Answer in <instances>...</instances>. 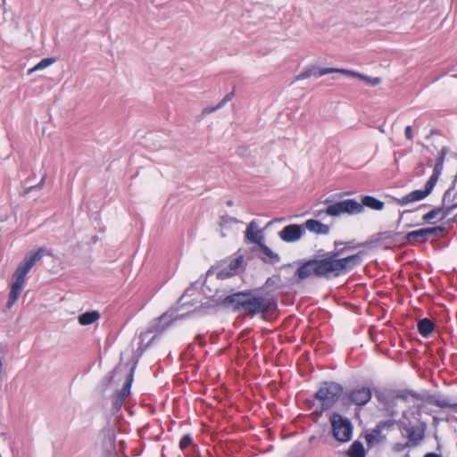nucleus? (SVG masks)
Segmentation results:
<instances>
[{
  "label": "nucleus",
  "instance_id": "nucleus-23",
  "mask_svg": "<svg viewBox=\"0 0 457 457\" xmlns=\"http://www.w3.org/2000/svg\"><path fill=\"white\" fill-rule=\"evenodd\" d=\"M100 317L97 311L86 312L79 316V322L80 325L87 326L96 322Z\"/></svg>",
  "mask_w": 457,
  "mask_h": 457
},
{
  "label": "nucleus",
  "instance_id": "nucleus-29",
  "mask_svg": "<svg viewBox=\"0 0 457 457\" xmlns=\"http://www.w3.org/2000/svg\"><path fill=\"white\" fill-rule=\"evenodd\" d=\"M443 168H444V164L436 162L434 169H433V173L430 176V178L428 179V180L427 181L432 187H435V186L443 171Z\"/></svg>",
  "mask_w": 457,
  "mask_h": 457
},
{
  "label": "nucleus",
  "instance_id": "nucleus-3",
  "mask_svg": "<svg viewBox=\"0 0 457 457\" xmlns=\"http://www.w3.org/2000/svg\"><path fill=\"white\" fill-rule=\"evenodd\" d=\"M375 397L383 406L386 413L390 417H395L398 412L397 401L408 402L409 397L424 401L428 404L445 409L451 408L457 411V403H452L441 395L427 394L422 395L416 391L410 389L379 388L375 390Z\"/></svg>",
  "mask_w": 457,
  "mask_h": 457
},
{
  "label": "nucleus",
  "instance_id": "nucleus-32",
  "mask_svg": "<svg viewBox=\"0 0 457 457\" xmlns=\"http://www.w3.org/2000/svg\"><path fill=\"white\" fill-rule=\"evenodd\" d=\"M394 425H395V421L392 420L380 421L374 428V432L382 433L383 429L391 428Z\"/></svg>",
  "mask_w": 457,
  "mask_h": 457
},
{
  "label": "nucleus",
  "instance_id": "nucleus-8",
  "mask_svg": "<svg viewBox=\"0 0 457 457\" xmlns=\"http://www.w3.org/2000/svg\"><path fill=\"white\" fill-rule=\"evenodd\" d=\"M362 212V205L355 199H345L328 205L325 209V214L329 216H338L342 213L358 214Z\"/></svg>",
  "mask_w": 457,
  "mask_h": 457
},
{
  "label": "nucleus",
  "instance_id": "nucleus-17",
  "mask_svg": "<svg viewBox=\"0 0 457 457\" xmlns=\"http://www.w3.org/2000/svg\"><path fill=\"white\" fill-rule=\"evenodd\" d=\"M335 72L345 74L349 77H353V78L359 79H361V73H359L355 71L347 70V69H340V68H321L319 70L316 76L322 77L324 75L331 74V73H335Z\"/></svg>",
  "mask_w": 457,
  "mask_h": 457
},
{
  "label": "nucleus",
  "instance_id": "nucleus-15",
  "mask_svg": "<svg viewBox=\"0 0 457 457\" xmlns=\"http://www.w3.org/2000/svg\"><path fill=\"white\" fill-rule=\"evenodd\" d=\"M260 248V258L266 263L276 264L280 262V257L278 253L273 252L269 246L263 242L259 245Z\"/></svg>",
  "mask_w": 457,
  "mask_h": 457
},
{
  "label": "nucleus",
  "instance_id": "nucleus-37",
  "mask_svg": "<svg viewBox=\"0 0 457 457\" xmlns=\"http://www.w3.org/2000/svg\"><path fill=\"white\" fill-rule=\"evenodd\" d=\"M410 445L405 442V443H395L393 447H392V450L395 453H400L403 450H405L406 448H410Z\"/></svg>",
  "mask_w": 457,
  "mask_h": 457
},
{
  "label": "nucleus",
  "instance_id": "nucleus-4",
  "mask_svg": "<svg viewBox=\"0 0 457 457\" xmlns=\"http://www.w3.org/2000/svg\"><path fill=\"white\" fill-rule=\"evenodd\" d=\"M45 252V248L40 247L35 253H27L16 268L12 276L11 291L6 303L7 309H11L18 300L26 281L27 274L35 265L36 262L43 257Z\"/></svg>",
  "mask_w": 457,
  "mask_h": 457
},
{
  "label": "nucleus",
  "instance_id": "nucleus-24",
  "mask_svg": "<svg viewBox=\"0 0 457 457\" xmlns=\"http://www.w3.org/2000/svg\"><path fill=\"white\" fill-rule=\"evenodd\" d=\"M234 97V91L228 93L223 99L215 106H208L203 109L202 116L210 114L217 110L221 109L228 102L231 101Z\"/></svg>",
  "mask_w": 457,
  "mask_h": 457
},
{
  "label": "nucleus",
  "instance_id": "nucleus-7",
  "mask_svg": "<svg viewBox=\"0 0 457 457\" xmlns=\"http://www.w3.org/2000/svg\"><path fill=\"white\" fill-rule=\"evenodd\" d=\"M330 423L334 437L339 442H348L353 434V425L349 419L337 412L330 416Z\"/></svg>",
  "mask_w": 457,
  "mask_h": 457
},
{
  "label": "nucleus",
  "instance_id": "nucleus-28",
  "mask_svg": "<svg viewBox=\"0 0 457 457\" xmlns=\"http://www.w3.org/2000/svg\"><path fill=\"white\" fill-rule=\"evenodd\" d=\"M56 59L54 57H48L42 59L38 63H37L33 68L29 70V74H31L37 71L44 70L53 63H54Z\"/></svg>",
  "mask_w": 457,
  "mask_h": 457
},
{
  "label": "nucleus",
  "instance_id": "nucleus-20",
  "mask_svg": "<svg viewBox=\"0 0 457 457\" xmlns=\"http://www.w3.org/2000/svg\"><path fill=\"white\" fill-rule=\"evenodd\" d=\"M452 189L453 188L451 187L445 192V194L443 195L442 205L437 207V208H442V210H441L442 217L440 218V220H445L457 207V203L453 204L448 206L445 205L447 199L451 196Z\"/></svg>",
  "mask_w": 457,
  "mask_h": 457
},
{
  "label": "nucleus",
  "instance_id": "nucleus-47",
  "mask_svg": "<svg viewBox=\"0 0 457 457\" xmlns=\"http://www.w3.org/2000/svg\"><path fill=\"white\" fill-rule=\"evenodd\" d=\"M92 241L94 243H96L98 241V237L97 236H94L93 238H92Z\"/></svg>",
  "mask_w": 457,
  "mask_h": 457
},
{
  "label": "nucleus",
  "instance_id": "nucleus-21",
  "mask_svg": "<svg viewBox=\"0 0 457 457\" xmlns=\"http://www.w3.org/2000/svg\"><path fill=\"white\" fill-rule=\"evenodd\" d=\"M103 445L106 448H114L115 432L112 428H104L101 430Z\"/></svg>",
  "mask_w": 457,
  "mask_h": 457
},
{
  "label": "nucleus",
  "instance_id": "nucleus-27",
  "mask_svg": "<svg viewBox=\"0 0 457 457\" xmlns=\"http://www.w3.org/2000/svg\"><path fill=\"white\" fill-rule=\"evenodd\" d=\"M384 438L385 436H382V433L374 432V428L365 436L368 447H372L375 444L381 442Z\"/></svg>",
  "mask_w": 457,
  "mask_h": 457
},
{
  "label": "nucleus",
  "instance_id": "nucleus-26",
  "mask_svg": "<svg viewBox=\"0 0 457 457\" xmlns=\"http://www.w3.org/2000/svg\"><path fill=\"white\" fill-rule=\"evenodd\" d=\"M134 370L135 367H133L129 373L128 374L126 378V381L121 388V390L117 391L118 394L124 396L125 398L130 394L131 386L134 379Z\"/></svg>",
  "mask_w": 457,
  "mask_h": 457
},
{
  "label": "nucleus",
  "instance_id": "nucleus-10",
  "mask_svg": "<svg viewBox=\"0 0 457 457\" xmlns=\"http://www.w3.org/2000/svg\"><path fill=\"white\" fill-rule=\"evenodd\" d=\"M446 231L445 227L436 226L432 228H424L418 230L408 232L405 236L407 243L414 245L415 243H425L430 237L443 235Z\"/></svg>",
  "mask_w": 457,
  "mask_h": 457
},
{
  "label": "nucleus",
  "instance_id": "nucleus-9",
  "mask_svg": "<svg viewBox=\"0 0 457 457\" xmlns=\"http://www.w3.org/2000/svg\"><path fill=\"white\" fill-rule=\"evenodd\" d=\"M371 397L372 392L369 386H356L344 392L343 400L345 404L364 406L371 400Z\"/></svg>",
  "mask_w": 457,
  "mask_h": 457
},
{
  "label": "nucleus",
  "instance_id": "nucleus-25",
  "mask_svg": "<svg viewBox=\"0 0 457 457\" xmlns=\"http://www.w3.org/2000/svg\"><path fill=\"white\" fill-rule=\"evenodd\" d=\"M349 457H365V450L361 441H354L347 451Z\"/></svg>",
  "mask_w": 457,
  "mask_h": 457
},
{
  "label": "nucleus",
  "instance_id": "nucleus-52",
  "mask_svg": "<svg viewBox=\"0 0 457 457\" xmlns=\"http://www.w3.org/2000/svg\"><path fill=\"white\" fill-rule=\"evenodd\" d=\"M154 339H155V337H153L152 340L148 343V345H149L152 343V341H153Z\"/></svg>",
  "mask_w": 457,
  "mask_h": 457
},
{
  "label": "nucleus",
  "instance_id": "nucleus-31",
  "mask_svg": "<svg viewBox=\"0 0 457 457\" xmlns=\"http://www.w3.org/2000/svg\"><path fill=\"white\" fill-rule=\"evenodd\" d=\"M441 210H442V208H437V207H435L434 209H432L430 212H428L422 217L423 222L432 223L431 220L433 219H435L439 213H441Z\"/></svg>",
  "mask_w": 457,
  "mask_h": 457
},
{
  "label": "nucleus",
  "instance_id": "nucleus-33",
  "mask_svg": "<svg viewBox=\"0 0 457 457\" xmlns=\"http://www.w3.org/2000/svg\"><path fill=\"white\" fill-rule=\"evenodd\" d=\"M319 70L320 69L316 70L315 68H313V69H306V70H304L303 71L300 72L297 75L296 79L297 80H303V79L310 78L312 75L315 76L316 78H318L316 76V74L318 73Z\"/></svg>",
  "mask_w": 457,
  "mask_h": 457
},
{
  "label": "nucleus",
  "instance_id": "nucleus-13",
  "mask_svg": "<svg viewBox=\"0 0 457 457\" xmlns=\"http://www.w3.org/2000/svg\"><path fill=\"white\" fill-rule=\"evenodd\" d=\"M244 262L243 255H238L231 260H229L228 266L221 268L217 272V278L219 279H226L234 275H236L238 271V269L241 267Z\"/></svg>",
  "mask_w": 457,
  "mask_h": 457
},
{
  "label": "nucleus",
  "instance_id": "nucleus-35",
  "mask_svg": "<svg viewBox=\"0 0 457 457\" xmlns=\"http://www.w3.org/2000/svg\"><path fill=\"white\" fill-rule=\"evenodd\" d=\"M193 442V438L189 434L184 435L179 441V448L186 449Z\"/></svg>",
  "mask_w": 457,
  "mask_h": 457
},
{
  "label": "nucleus",
  "instance_id": "nucleus-38",
  "mask_svg": "<svg viewBox=\"0 0 457 457\" xmlns=\"http://www.w3.org/2000/svg\"><path fill=\"white\" fill-rule=\"evenodd\" d=\"M448 153V148L446 146L442 147L439 155L436 158V162L444 164L445 156Z\"/></svg>",
  "mask_w": 457,
  "mask_h": 457
},
{
  "label": "nucleus",
  "instance_id": "nucleus-34",
  "mask_svg": "<svg viewBox=\"0 0 457 457\" xmlns=\"http://www.w3.org/2000/svg\"><path fill=\"white\" fill-rule=\"evenodd\" d=\"M361 80H363L367 84L373 86V87L378 85L381 82V79L378 77L372 78V77L366 76L364 74H361Z\"/></svg>",
  "mask_w": 457,
  "mask_h": 457
},
{
  "label": "nucleus",
  "instance_id": "nucleus-51",
  "mask_svg": "<svg viewBox=\"0 0 457 457\" xmlns=\"http://www.w3.org/2000/svg\"><path fill=\"white\" fill-rule=\"evenodd\" d=\"M412 226H413V225H411V224H407V225H405V227H406V228H411Z\"/></svg>",
  "mask_w": 457,
  "mask_h": 457
},
{
  "label": "nucleus",
  "instance_id": "nucleus-48",
  "mask_svg": "<svg viewBox=\"0 0 457 457\" xmlns=\"http://www.w3.org/2000/svg\"><path fill=\"white\" fill-rule=\"evenodd\" d=\"M227 204L228 206H232L233 205V202L231 200H229V201L227 202Z\"/></svg>",
  "mask_w": 457,
  "mask_h": 457
},
{
  "label": "nucleus",
  "instance_id": "nucleus-43",
  "mask_svg": "<svg viewBox=\"0 0 457 457\" xmlns=\"http://www.w3.org/2000/svg\"><path fill=\"white\" fill-rule=\"evenodd\" d=\"M423 457H443V456L436 453H428Z\"/></svg>",
  "mask_w": 457,
  "mask_h": 457
},
{
  "label": "nucleus",
  "instance_id": "nucleus-36",
  "mask_svg": "<svg viewBox=\"0 0 457 457\" xmlns=\"http://www.w3.org/2000/svg\"><path fill=\"white\" fill-rule=\"evenodd\" d=\"M237 220L234 217H231L228 214L221 215L220 218V225L226 226L229 223H237Z\"/></svg>",
  "mask_w": 457,
  "mask_h": 457
},
{
  "label": "nucleus",
  "instance_id": "nucleus-53",
  "mask_svg": "<svg viewBox=\"0 0 457 457\" xmlns=\"http://www.w3.org/2000/svg\"><path fill=\"white\" fill-rule=\"evenodd\" d=\"M422 207H427V204H421V205L420 206V208H422Z\"/></svg>",
  "mask_w": 457,
  "mask_h": 457
},
{
  "label": "nucleus",
  "instance_id": "nucleus-44",
  "mask_svg": "<svg viewBox=\"0 0 457 457\" xmlns=\"http://www.w3.org/2000/svg\"><path fill=\"white\" fill-rule=\"evenodd\" d=\"M273 283H274L273 278H268L266 282H265V285L269 287V286H271Z\"/></svg>",
  "mask_w": 457,
  "mask_h": 457
},
{
  "label": "nucleus",
  "instance_id": "nucleus-12",
  "mask_svg": "<svg viewBox=\"0 0 457 457\" xmlns=\"http://www.w3.org/2000/svg\"><path fill=\"white\" fill-rule=\"evenodd\" d=\"M304 235L303 224H290L284 227L279 232V237L287 243L299 240Z\"/></svg>",
  "mask_w": 457,
  "mask_h": 457
},
{
  "label": "nucleus",
  "instance_id": "nucleus-30",
  "mask_svg": "<svg viewBox=\"0 0 457 457\" xmlns=\"http://www.w3.org/2000/svg\"><path fill=\"white\" fill-rule=\"evenodd\" d=\"M125 399L126 398L124 396L120 395L117 392L113 395V396H112V411H113V412H118L121 409V407L125 402Z\"/></svg>",
  "mask_w": 457,
  "mask_h": 457
},
{
  "label": "nucleus",
  "instance_id": "nucleus-5",
  "mask_svg": "<svg viewBox=\"0 0 457 457\" xmlns=\"http://www.w3.org/2000/svg\"><path fill=\"white\" fill-rule=\"evenodd\" d=\"M188 289L186 290L185 294L179 299V301L177 302V303L170 307L169 310H167L165 312H163L160 317H158L157 319L154 320L151 326H150V328H149V332H156L158 334H162L170 326H171V324L178 320H182V319H185L186 316L189 313V312H183V313H179V311H181V309L185 306H192L193 305V303L191 302H183L184 300V297L186 295V294L187 293Z\"/></svg>",
  "mask_w": 457,
  "mask_h": 457
},
{
  "label": "nucleus",
  "instance_id": "nucleus-6",
  "mask_svg": "<svg viewBox=\"0 0 457 457\" xmlns=\"http://www.w3.org/2000/svg\"><path fill=\"white\" fill-rule=\"evenodd\" d=\"M342 395L344 396V387L341 384L324 381L313 397L321 403V411H327L333 407Z\"/></svg>",
  "mask_w": 457,
  "mask_h": 457
},
{
  "label": "nucleus",
  "instance_id": "nucleus-45",
  "mask_svg": "<svg viewBox=\"0 0 457 457\" xmlns=\"http://www.w3.org/2000/svg\"><path fill=\"white\" fill-rule=\"evenodd\" d=\"M108 453H109V457H118L116 453L114 451H112V450H108Z\"/></svg>",
  "mask_w": 457,
  "mask_h": 457
},
{
  "label": "nucleus",
  "instance_id": "nucleus-39",
  "mask_svg": "<svg viewBox=\"0 0 457 457\" xmlns=\"http://www.w3.org/2000/svg\"><path fill=\"white\" fill-rule=\"evenodd\" d=\"M45 182H46V176H43L38 184H37L36 186H31V187H27L25 190V194L31 192L33 189L42 188L45 185Z\"/></svg>",
  "mask_w": 457,
  "mask_h": 457
},
{
  "label": "nucleus",
  "instance_id": "nucleus-41",
  "mask_svg": "<svg viewBox=\"0 0 457 457\" xmlns=\"http://www.w3.org/2000/svg\"><path fill=\"white\" fill-rule=\"evenodd\" d=\"M378 236L379 237L380 239H389V238H392V235L388 231L378 233Z\"/></svg>",
  "mask_w": 457,
  "mask_h": 457
},
{
  "label": "nucleus",
  "instance_id": "nucleus-16",
  "mask_svg": "<svg viewBox=\"0 0 457 457\" xmlns=\"http://www.w3.org/2000/svg\"><path fill=\"white\" fill-rule=\"evenodd\" d=\"M245 237L250 242L255 243L257 245H261L264 238L262 231L257 230V225L254 220H252L247 226Z\"/></svg>",
  "mask_w": 457,
  "mask_h": 457
},
{
  "label": "nucleus",
  "instance_id": "nucleus-18",
  "mask_svg": "<svg viewBox=\"0 0 457 457\" xmlns=\"http://www.w3.org/2000/svg\"><path fill=\"white\" fill-rule=\"evenodd\" d=\"M362 207H368L371 210L381 211L384 209L385 204L379 199L372 196V195H364L361 197V202L360 203Z\"/></svg>",
  "mask_w": 457,
  "mask_h": 457
},
{
  "label": "nucleus",
  "instance_id": "nucleus-19",
  "mask_svg": "<svg viewBox=\"0 0 457 457\" xmlns=\"http://www.w3.org/2000/svg\"><path fill=\"white\" fill-rule=\"evenodd\" d=\"M417 328H418V332L423 337H428L433 332V330L435 328V324L431 320H429L428 318H424L418 321Z\"/></svg>",
  "mask_w": 457,
  "mask_h": 457
},
{
  "label": "nucleus",
  "instance_id": "nucleus-46",
  "mask_svg": "<svg viewBox=\"0 0 457 457\" xmlns=\"http://www.w3.org/2000/svg\"><path fill=\"white\" fill-rule=\"evenodd\" d=\"M322 213H325V210L324 211H319L318 212L315 213V216H320Z\"/></svg>",
  "mask_w": 457,
  "mask_h": 457
},
{
  "label": "nucleus",
  "instance_id": "nucleus-42",
  "mask_svg": "<svg viewBox=\"0 0 457 457\" xmlns=\"http://www.w3.org/2000/svg\"><path fill=\"white\" fill-rule=\"evenodd\" d=\"M412 211L411 210H404L403 212L399 211V218L397 220V224H400L403 220V217L405 213H408V212H411Z\"/></svg>",
  "mask_w": 457,
  "mask_h": 457
},
{
  "label": "nucleus",
  "instance_id": "nucleus-40",
  "mask_svg": "<svg viewBox=\"0 0 457 457\" xmlns=\"http://www.w3.org/2000/svg\"><path fill=\"white\" fill-rule=\"evenodd\" d=\"M404 133H405V137H406L407 139L412 140L413 137H412V130H411V126H407L405 128Z\"/></svg>",
  "mask_w": 457,
  "mask_h": 457
},
{
  "label": "nucleus",
  "instance_id": "nucleus-11",
  "mask_svg": "<svg viewBox=\"0 0 457 457\" xmlns=\"http://www.w3.org/2000/svg\"><path fill=\"white\" fill-rule=\"evenodd\" d=\"M434 187L426 182L424 189H417L410 192L401 198L393 197V201L400 205H406L411 203L425 199L433 191Z\"/></svg>",
  "mask_w": 457,
  "mask_h": 457
},
{
  "label": "nucleus",
  "instance_id": "nucleus-22",
  "mask_svg": "<svg viewBox=\"0 0 457 457\" xmlns=\"http://www.w3.org/2000/svg\"><path fill=\"white\" fill-rule=\"evenodd\" d=\"M424 433L423 430H420L414 427L408 428V441L407 443L411 447L417 446L420 442L423 439Z\"/></svg>",
  "mask_w": 457,
  "mask_h": 457
},
{
  "label": "nucleus",
  "instance_id": "nucleus-2",
  "mask_svg": "<svg viewBox=\"0 0 457 457\" xmlns=\"http://www.w3.org/2000/svg\"><path fill=\"white\" fill-rule=\"evenodd\" d=\"M206 304H208V307L221 304L225 308L239 313L243 317L249 318L259 315L264 316L273 312L278 308V303L275 297L259 294L258 289L238 291L215 303L213 300H209L206 303L201 304L200 308H207Z\"/></svg>",
  "mask_w": 457,
  "mask_h": 457
},
{
  "label": "nucleus",
  "instance_id": "nucleus-14",
  "mask_svg": "<svg viewBox=\"0 0 457 457\" xmlns=\"http://www.w3.org/2000/svg\"><path fill=\"white\" fill-rule=\"evenodd\" d=\"M304 231L308 229L317 235H328L329 233V227L317 220L310 219L303 224Z\"/></svg>",
  "mask_w": 457,
  "mask_h": 457
},
{
  "label": "nucleus",
  "instance_id": "nucleus-50",
  "mask_svg": "<svg viewBox=\"0 0 457 457\" xmlns=\"http://www.w3.org/2000/svg\"><path fill=\"white\" fill-rule=\"evenodd\" d=\"M196 312V309L192 310V312ZM187 312H189V313L186 317H187L191 313V311H187Z\"/></svg>",
  "mask_w": 457,
  "mask_h": 457
},
{
  "label": "nucleus",
  "instance_id": "nucleus-1",
  "mask_svg": "<svg viewBox=\"0 0 457 457\" xmlns=\"http://www.w3.org/2000/svg\"><path fill=\"white\" fill-rule=\"evenodd\" d=\"M353 241H335L334 249H320L315 255L303 260L295 272L300 280L320 278L330 280L347 275L359 267L363 261V253L344 256L347 250L355 249Z\"/></svg>",
  "mask_w": 457,
  "mask_h": 457
},
{
  "label": "nucleus",
  "instance_id": "nucleus-49",
  "mask_svg": "<svg viewBox=\"0 0 457 457\" xmlns=\"http://www.w3.org/2000/svg\"><path fill=\"white\" fill-rule=\"evenodd\" d=\"M196 312V309L192 310V312ZM187 312H189V313L186 317H187L191 313V311H187Z\"/></svg>",
  "mask_w": 457,
  "mask_h": 457
}]
</instances>
